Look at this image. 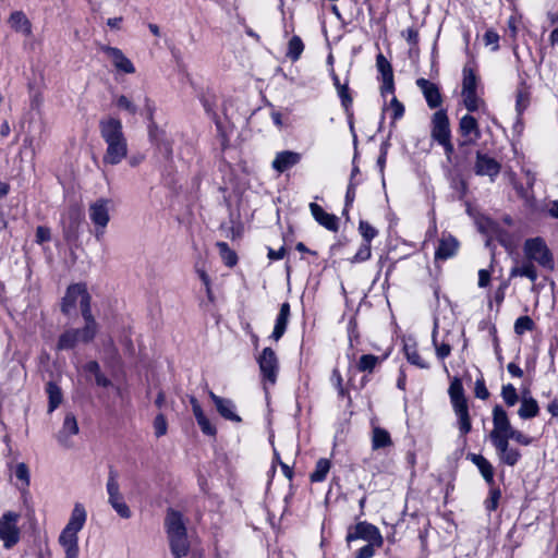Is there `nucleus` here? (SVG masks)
I'll use <instances>...</instances> for the list:
<instances>
[{
    "mask_svg": "<svg viewBox=\"0 0 558 558\" xmlns=\"http://www.w3.org/2000/svg\"><path fill=\"white\" fill-rule=\"evenodd\" d=\"M513 427L510 423L507 412L501 405L493 408V429L489 433V439L496 449L499 462L509 466H514L521 459V452L518 448L510 446V434Z\"/></svg>",
    "mask_w": 558,
    "mask_h": 558,
    "instance_id": "1",
    "label": "nucleus"
},
{
    "mask_svg": "<svg viewBox=\"0 0 558 558\" xmlns=\"http://www.w3.org/2000/svg\"><path fill=\"white\" fill-rule=\"evenodd\" d=\"M98 126L100 137L106 144L102 162L109 166L121 163L129 151L122 121L118 118L107 116L99 120Z\"/></svg>",
    "mask_w": 558,
    "mask_h": 558,
    "instance_id": "2",
    "label": "nucleus"
},
{
    "mask_svg": "<svg viewBox=\"0 0 558 558\" xmlns=\"http://www.w3.org/2000/svg\"><path fill=\"white\" fill-rule=\"evenodd\" d=\"M86 521L87 511L85 506L81 502L74 504L70 518L58 536V544L64 553V558H78V533L85 526Z\"/></svg>",
    "mask_w": 558,
    "mask_h": 558,
    "instance_id": "3",
    "label": "nucleus"
},
{
    "mask_svg": "<svg viewBox=\"0 0 558 558\" xmlns=\"http://www.w3.org/2000/svg\"><path fill=\"white\" fill-rule=\"evenodd\" d=\"M165 527L172 556L174 558L185 557L190 550V542L182 514L169 509L165 519Z\"/></svg>",
    "mask_w": 558,
    "mask_h": 558,
    "instance_id": "4",
    "label": "nucleus"
},
{
    "mask_svg": "<svg viewBox=\"0 0 558 558\" xmlns=\"http://www.w3.org/2000/svg\"><path fill=\"white\" fill-rule=\"evenodd\" d=\"M83 318L85 320L83 328L70 329L60 336L57 344L58 350H69L78 343L90 342L95 338L98 326L94 316Z\"/></svg>",
    "mask_w": 558,
    "mask_h": 558,
    "instance_id": "5",
    "label": "nucleus"
},
{
    "mask_svg": "<svg viewBox=\"0 0 558 558\" xmlns=\"http://www.w3.org/2000/svg\"><path fill=\"white\" fill-rule=\"evenodd\" d=\"M76 306H80L82 316H93L90 310V295L83 283L71 284L62 300L61 310L69 315Z\"/></svg>",
    "mask_w": 558,
    "mask_h": 558,
    "instance_id": "6",
    "label": "nucleus"
},
{
    "mask_svg": "<svg viewBox=\"0 0 558 558\" xmlns=\"http://www.w3.org/2000/svg\"><path fill=\"white\" fill-rule=\"evenodd\" d=\"M21 514L9 510L0 515V542L4 549H11L16 546L22 538V529L20 526Z\"/></svg>",
    "mask_w": 558,
    "mask_h": 558,
    "instance_id": "7",
    "label": "nucleus"
},
{
    "mask_svg": "<svg viewBox=\"0 0 558 558\" xmlns=\"http://www.w3.org/2000/svg\"><path fill=\"white\" fill-rule=\"evenodd\" d=\"M523 253L527 260L536 263L544 269L553 270L555 267L553 253L539 236L525 240Z\"/></svg>",
    "mask_w": 558,
    "mask_h": 558,
    "instance_id": "8",
    "label": "nucleus"
},
{
    "mask_svg": "<svg viewBox=\"0 0 558 558\" xmlns=\"http://www.w3.org/2000/svg\"><path fill=\"white\" fill-rule=\"evenodd\" d=\"M112 202L109 198H98L88 206V217L94 225V235L101 241L110 222Z\"/></svg>",
    "mask_w": 558,
    "mask_h": 558,
    "instance_id": "9",
    "label": "nucleus"
},
{
    "mask_svg": "<svg viewBox=\"0 0 558 558\" xmlns=\"http://www.w3.org/2000/svg\"><path fill=\"white\" fill-rule=\"evenodd\" d=\"M432 137L445 148L447 154L452 153L450 123L445 110H438L433 114Z\"/></svg>",
    "mask_w": 558,
    "mask_h": 558,
    "instance_id": "10",
    "label": "nucleus"
},
{
    "mask_svg": "<svg viewBox=\"0 0 558 558\" xmlns=\"http://www.w3.org/2000/svg\"><path fill=\"white\" fill-rule=\"evenodd\" d=\"M257 363L265 388L268 385L274 386L277 381L279 372V361L275 351L265 348L257 356Z\"/></svg>",
    "mask_w": 558,
    "mask_h": 558,
    "instance_id": "11",
    "label": "nucleus"
},
{
    "mask_svg": "<svg viewBox=\"0 0 558 558\" xmlns=\"http://www.w3.org/2000/svg\"><path fill=\"white\" fill-rule=\"evenodd\" d=\"M355 539H363L367 543L376 545V548H380L384 544V538L377 526L367 523L359 522L353 531H350L347 535V542L350 543Z\"/></svg>",
    "mask_w": 558,
    "mask_h": 558,
    "instance_id": "12",
    "label": "nucleus"
},
{
    "mask_svg": "<svg viewBox=\"0 0 558 558\" xmlns=\"http://www.w3.org/2000/svg\"><path fill=\"white\" fill-rule=\"evenodd\" d=\"M78 430L80 428L75 416L72 413H68L61 429L56 436L58 442L64 448H71L73 446L72 438L78 434Z\"/></svg>",
    "mask_w": 558,
    "mask_h": 558,
    "instance_id": "13",
    "label": "nucleus"
},
{
    "mask_svg": "<svg viewBox=\"0 0 558 558\" xmlns=\"http://www.w3.org/2000/svg\"><path fill=\"white\" fill-rule=\"evenodd\" d=\"M302 159V155L292 150H282L276 154L271 167L279 173H282L296 166Z\"/></svg>",
    "mask_w": 558,
    "mask_h": 558,
    "instance_id": "14",
    "label": "nucleus"
},
{
    "mask_svg": "<svg viewBox=\"0 0 558 558\" xmlns=\"http://www.w3.org/2000/svg\"><path fill=\"white\" fill-rule=\"evenodd\" d=\"M102 50L118 71L126 74H132L135 72V66L131 60L126 58L119 48L107 46L104 47Z\"/></svg>",
    "mask_w": 558,
    "mask_h": 558,
    "instance_id": "15",
    "label": "nucleus"
},
{
    "mask_svg": "<svg viewBox=\"0 0 558 558\" xmlns=\"http://www.w3.org/2000/svg\"><path fill=\"white\" fill-rule=\"evenodd\" d=\"M500 165L494 158L485 155L477 154L475 162V172L478 175H487L492 181L499 174Z\"/></svg>",
    "mask_w": 558,
    "mask_h": 558,
    "instance_id": "16",
    "label": "nucleus"
},
{
    "mask_svg": "<svg viewBox=\"0 0 558 558\" xmlns=\"http://www.w3.org/2000/svg\"><path fill=\"white\" fill-rule=\"evenodd\" d=\"M310 210L314 219L329 231H338L339 218L336 215L329 214L324 210L322 206L316 203L310 204Z\"/></svg>",
    "mask_w": 558,
    "mask_h": 558,
    "instance_id": "17",
    "label": "nucleus"
},
{
    "mask_svg": "<svg viewBox=\"0 0 558 558\" xmlns=\"http://www.w3.org/2000/svg\"><path fill=\"white\" fill-rule=\"evenodd\" d=\"M459 130L462 137H464V144H473L481 137L477 121L470 114H465L460 119Z\"/></svg>",
    "mask_w": 558,
    "mask_h": 558,
    "instance_id": "18",
    "label": "nucleus"
},
{
    "mask_svg": "<svg viewBox=\"0 0 558 558\" xmlns=\"http://www.w3.org/2000/svg\"><path fill=\"white\" fill-rule=\"evenodd\" d=\"M416 85L423 93L429 108L435 109L441 105V95L438 86L435 83L426 78H418L416 81Z\"/></svg>",
    "mask_w": 558,
    "mask_h": 558,
    "instance_id": "19",
    "label": "nucleus"
},
{
    "mask_svg": "<svg viewBox=\"0 0 558 558\" xmlns=\"http://www.w3.org/2000/svg\"><path fill=\"white\" fill-rule=\"evenodd\" d=\"M459 248V242L451 234L442 233L438 246L435 251L436 260H446L456 255Z\"/></svg>",
    "mask_w": 558,
    "mask_h": 558,
    "instance_id": "20",
    "label": "nucleus"
},
{
    "mask_svg": "<svg viewBox=\"0 0 558 558\" xmlns=\"http://www.w3.org/2000/svg\"><path fill=\"white\" fill-rule=\"evenodd\" d=\"M209 397L216 405L218 413L226 420L232 422H240L241 417L235 412V405L230 399L221 398L215 395L213 391L209 392Z\"/></svg>",
    "mask_w": 558,
    "mask_h": 558,
    "instance_id": "21",
    "label": "nucleus"
},
{
    "mask_svg": "<svg viewBox=\"0 0 558 558\" xmlns=\"http://www.w3.org/2000/svg\"><path fill=\"white\" fill-rule=\"evenodd\" d=\"M521 405L518 410V415L522 420H530L538 415L539 407L537 401L530 395L529 391L524 392L520 399Z\"/></svg>",
    "mask_w": 558,
    "mask_h": 558,
    "instance_id": "22",
    "label": "nucleus"
},
{
    "mask_svg": "<svg viewBox=\"0 0 558 558\" xmlns=\"http://www.w3.org/2000/svg\"><path fill=\"white\" fill-rule=\"evenodd\" d=\"M190 402L192 405L193 414L197 421L198 426L201 427L202 432L208 436H215L216 435V427L210 423V421L206 417L204 414L201 404L198 401L194 398H190Z\"/></svg>",
    "mask_w": 558,
    "mask_h": 558,
    "instance_id": "23",
    "label": "nucleus"
},
{
    "mask_svg": "<svg viewBox=\"0 0 558 558\" xmlns=\"http://www.w3.org/2000/svg\"><path fill=\"white\" fill-rule=\"evenodd\" d=\"M290 316V305L284 302L280 306L279 314L276 318L275 327L271 333V338L278 341L286 332L288 320Z\"/></svg>",
    "mask_w": 558,
    "mask_h": 558,
    "instance_id": "24",
    "label": "nucleus"
},
{
    "mask_svg": "<svg viewBox=\"0 0 558 558\" xmlns=\"http://www.w3.org/2000/svg\"><path fill=\"white\" fill-rule=\"evenodd\" d=\"M371 442L373 450L390 448L393 445L390 433L379 426H374L372 428Z\"/></svg>",
    "mask_w": 558,
    "mask_h": 558,
    "instance_id": "25",
    "label": "nucleus"
},
{
    "mask_svg": "<svg viewBox=\"0 0 558 558\" xmlns=\"http://www.w3.org/2000/svg\"><path fill=\"white\" fill-rule=\"evenodd\" d=\"M453 412L457 416V425L461 436H465L472 429L471 417L469 414V407L466 404H459L452 407Z\"/></svg>",
    "mask_w": 558,
    "mask_h": 558,
    "instance_id": "26",
    "label": "nucleus"
},
{
    "mask_svg": "<svg viewBox=\"0 0 558 558\" xmlns=\"http://www.w3.org/2000/svg\"><path fill=\"white\" fill-rule=\"evenodd\" d=\"M9 24L12 29L24 36L32 35V24L22 11H15L10 15Z\"/></svg>",
    "mask_w": 558,
    "mask_h": 558,
    "instance_id": "27",
    "label": "nucleus"
},
{
    "mask_svg": "<svg viewBox=\"0 0 558 558\" xmlns=\"http://www.w3.org/2000/svg\"><path fill=\"white\" fill-rule=\"evenodd\" d=\"M403 351L409 363L420 368H428L429 364L420 355L416 342L408 339L404 341Z\"/></svg>",
    "mask_w": 558,
    "mask_h": 558,
    "instance_id": "28",
    "label": "nucleus"
},
{
    "mask_svg": "<svg viewBox=\"0 0 558 558\" xmlns=\"http://www.w3.org/2000/svg\"><path fill=\"white\" fill-rule=\"evenodd\" d=\"M448 393L452 407L468 403L466 398L464 396L463 385L460 378L454 377L451 379Z\"/></svg>",
    "mask_w": 558,
    "mask_h": 558,
    "instance_id": "29",
    "label": "nucleus"
},
{
    "mask_svg": "<svg viewBox=\"0 0 558 558\" xmlns=\"http://www.w3.org/2000/svg\"><path fill=\"white\" fill-rule=\"evenodd\" d=\"M471 461L477 466L484 480L492 485L494 483V468L492 463L481 454H472Z\"/></svg>",
    "mask_w": 558,
    "mask_h": 558,
    "instance_id": "30",
    "label": "nucleus"
},
{
    "mask_svg": "<svg viewBox=\"0 0 558 558\" xmlns=\"http://www.w3.org/2000/svg\"><path fill=\"white\" fill-rule=\"evenodd\" d=\"M510 277H525L532 282H535L538 278V274L535 265L527 260L520 266H515L510 271Z\"/></svg>",
    "mask_w": 558,
    "mask_h": 558,
    "instance_id": "31",
    "label": "nucleus"
},
{
    "mask_svg": "<svg viewBox=\"0 0 558 558\" xmlns=\"http://www.w3.org/2000/svg\"><path fill=\"white\" fill-rule=\"evenodd\" d=\"M331 468V462L326 459L322 458L316 462L315 470L311 473L310 478L314 483H320L324 482L327 477V474L329 473Z\"/></svg>",
    "mask_w": 558,
    "mask_h": 558,
    "instance_id": "32",
    "label": "nucleus"
},
{
    "mask_svg": "<svg viewBox=\"0 0 558 558\" xmlns=\"http://www.w3.org/2000/svg\"><path fill=\"white\" fill-rule=\"evenodd\" d=\"M383 360V357L374 354H364L357 361L356 368L362 373H372Z\"/></svg>",
    "mask_w": 558,
    "mask_h": 558,
    "instance_id": "33",
    "label": "nucleus"
},
{
    "mask_svg": "<svg viewBox=\"0 0 558 558\" xmlns=\"http://www.w3.org/2000/svg\"><path fill=\"white\" fill-rule=\"evenodd\" d=\"M216 246H217V248L219 251V255L226 266L233 267L236 265V263H238L236 253L232 248H230L226 242H217Z\"/></svg>",
    "mask_w": 558,
    "mask_h": 558,
    "instance_id": "34",
    "label": "nucleus"
},
{
    "mask_svg": "<svg viewBox=\"0 0 558 558\" xmlns=\"http://www.w3.org/2000/svg\"><path fill=\"white\" fill-rule=\"evenodd\" d=\"M304 50V45L302 39L299 36H293L288 44L287 57L291 61H296L300 59L302 52Z\"/></svg>",
    "mask_w": 558,
    "mask_h": 558,
    "instance_id": "35",
    "label": "nucleus"
},
{
    "mask_svg": "<svg viewBox=\"0 0 558 558\" xmlns=\"http://www.w3.org/2000/svg\"><path fill=\"white\" fill-rule=\"evenodd\" d=\"M47 393L49 397V412L54 411L62 401V392L58 385L48 383Z\"/></svg>",
    "mask_w": 558,
    "mask_h": 558,
    "instance_id": "36",
    "label": "nucleus"
},
{
    "mask_svg": "<svg viewBox=\"0 0 558 558\" xmlns=\"http://www.w3.org/2000/svg\"><path fill=\"white\" fill-rule=\"evenodd\" d=\"M15 477L21 482L20 489L25 490L29 486V470L24 462L17 463L14 469Z\"/></svg>",
    "mask_w": 558,
    "mask_h": 558,
    "instance_id": "37",
    "label": "nucleus"
},
{
    "mask_svg": "<svg viewBox=\"0 0 558 558\" xmlns=\"http://www.w3.org/2000/svg\"><path fill=\"white\" fill-rule=\"evenodd\" d=\"M463 104L469 111H476L481 107V99L476 90H462Z\"/></svg>",
    "mask_w": 558,
    "mask_h": 558,
    "instance_id": "38",
    "label": "nucleus"
},
{
    "mask_svg": "<svg viewBox=\"0 0 558 558\" xmlns=\"http://www.w3.org/2000/svg\"><path fill=\"white\" fill-rule=\"evenodd\" d=\"M501 397L507 407H513L519 401L517 389L512 384H507L502 386Z\"/></svg>",
    "mask_w": 558,
    "mask_h": 558,
    "instance_id": "39",
    "label": "nucleus"
},
{
    "mask_svg": "<svg viewBox=\"0 0 558 558\" xmlns=\"http://www.w3.org/2000/svg\"><path fill=\"white\" fill-rule=\"evenodd\" d=\"M477 77L472 68L464 66L462 90H476Z\"/></svg>",
    "mask_w": 558,
    "mask_h": 558,
    "instance_id": "40",
    "label": "nucleus"
},
{
    "mask_svg": "<svg viewBox=\"0 0 558 558\" xmlns=\"http://www.w3.org/2000/svg\"><path fill=\"white\" fill-rule=\"evenodd\" d=\"M106 489L108 494V498L112 496L120 495V485L118 481V472L116 470H110L108 474V480L106 484Z\"/></svg>",
    "mask_w": 558,
    "mask_h": 558,
    "instance_id": "41",
    "label": "nucleus"
},
{
    "mask_svg": "<svg viewBox=\"0 0 558 558\" xmlns=\"http://www.w3.org/2000/svg\"><path fill=\"white\" fill-rule=\"evenodd\" d=\"M386 110L389 112L392 122L401 119L404 114V106L395 96H392Z\"/></svg>",
    "mask_w": 558,
    "mask_h": 558,
    "instance_id": "42",
    "label": "nucleus"
},
{
    "mask_svg": "<svg viewBox=\"0 0 558 558\" xmlns=\"http://www.w3.org/2000/svg\"><path fill=\"white\" fill-rule=\"evenodd\" d=\"M376 66L378 72L381 74L383 78H389L393 76L392 68L390 62L384 57L383 53H379L376 58Z\"/></svg>",
    "mask_w": 558,
    "mask_h": 558,
    "instance_id": "43",
    "label": "nucleus"
},
{
    "mask_svg": "<svg viewBox=\"0 0 558 558\" xmlns=\"http://www.w3.org/2000/svg\"><path fill=\"white\" fill-rule=\"evenodd\" d=\"M116 106L120 110H124L130 114H135L137 112L136 105L126 96L120 95L116 97Z\"/></svg>",
    "mask_w": 558,
    "mask_h": 558,
    "instance_id": "44",
    "label": "nucleus"
},
{
    "mask_svg": "<svg viewBox=\"0 0 558 558\" xmlns=\"http://www.w3.org/2000/svg\"><path fill=\"white\" fill-rule=\"evenodd\" d=\"M534 328V322L529 316H521L514 323V331L517 335H523Z\"/></svg>",
    "mask_w": 558,
    "mask_h": 558,
    "instance_id": "45",
    "label": "nucleus"
},
{
    "mask_svg": "<svg viewBox=\"0 0 558 558\" xmlns=\"http://www.w3.org/2000/svg\"><path fill=\"white\" fill-rule=\"evenodd\" d=\"M433 344L435 347L436 355L440 360H445L451 353V347L448 343H438L436 339V328L433 331Z\"/></svg>",
    "mask_w": 558,
    "mask_h": 558,
    "instance_id": "46",
    "label": "nucleus"
},
{
    "mask_svg": "<svg viewBox=\"0 0 558 558\" xmlns=\"http://www.w3.org/2000/svg\"><path fill=\"white\" fill-rule=\"evenodd\" d=\"M359 231L364 239V242L371 243V241L377 235V230L371 226L367 221H360Z\"/></svg>",
    "mask_w": 558,
    "mask_h": 558,
    "instance_id": "47",
    "label": "nucleus"
},
{
    "mask_svg": "<svg viewBox=\"0 0 558 558\" xmlns=\"http://www.w3.org/2000/svg\"><path fill=\"white\" fill-rule=\"evenodd\" d=\"M372 251H371V243L364 242L355 255L351 258V263H361L365 262L371 257Z\"/></svg>",
    "mask_w": 558,
    "mask_h": 558,
    "instance_id": "48",
    "label": "nucleus"
},
{
    "mask_svg": "<svg viewBox=\"0 0 558 558\" xmlns=\"http://www.w3.org/2000/svg\"><path fill=\"white\" fill-rule=\"evenodd\" d=\"M168 424L163 414H158L154 420V430L156 437H161L167 434Z\"/></svg>",
    "mask_w": 558,
    "mask_h": 558,
    "instance_id": "49",
    "label": "nucleus"
},
{
    "mask_svg": "<svg viewBox=\"0 0 558 558\" xmlns=\"http://www.w3.org/2000/svg\"><path fill=\"white\" fill-rule=\"evenodd\" d=\"M196 272L198 275V278L201 279V281L203 282V284L205 287V292L207 294V298L210 301H214V295H213V290H211V281H210L209 276L203 268L197 267Z\"/></svg>",
    "mask_w": 558,
    "mask_h": 558,
    "instance_id": "50",
    "label": "nucleus"
},
{
    "mask_svg": "<svg viewBox=\"0 0 558 558\" xmlns=\"http://www.w3.org/2000/svg\"><path fill=\"white\" fill-rule=\"evenodd\" d=\"M484 43L486 46H492L493 51H496L499 48V35L495 31L488 29L484 35Z\"/></svg>",
    "mask_w": 558,
    "mask_h": 558,
    "instance_id": "51",
    "label": "nucleus"
},
{
    "mask_svg": "<svg viewBox=\"0 0 558 558\" xmlns=\"http://www.w3.org/2000/svg\"><path fill=\"white\" fill-rule=\"evenodd\" d=\"M510 440H514L515 442L522 445V446H530L533 441V439L523 434L521 430H518L513 428L512 433L510 434Z\"/></svg>",
    "mask_w": 558,
    "mask_h": 558,
    "instance_id": "52",
    "label": "nucleus"
},
{
    "mask_svg": "<svg viewBox=\"0 0 558 558\" xmlns=\"http://www.w3.org/2000/svg\"><path fill=\"white\" fill-rule=\"evenodd\" d=\"M500 499V490L499 489H492L489 493V497L485 501L486 509L489 511H494L498 507V501Z\"/></svg>",
    "mask_w": 558,
    "mask_h": 558,
    "instance_id": "53",
    "label": "nucleus"
},
{
    "mask_svg": "<svg viewBox=\"0 0 558 558\" xmlns=\"http://www.w3.org/2000/svg\"><path fill=\"white\" fill-rule=\"evenodd\" d=\"M474 393L476 398L486 400L489 397L488 389L486 388L484 379H477L475 381Z\"/></svg>",
    "mask_w": 558,
    "mask_h": 558,
    "instance_id": "54",
    "label": "nucleus"
},
{
    "mask_svg": "<svg viewBox=\"0 0 558 558\" xmlns=\"http://www.w3.org/2000/svg\"><path fill=\"white\" fill-rule=\"evenodd\" d=\"M112 508L122 519H130L132 515V512L124 500L113 505Z\"/></svg>",
    "mask_w": 558,
    "mask_h": 558,
    "instance_id": "55",
    "label": "nucleus"
},
{
    "mask_svg": "<svg viewBox=\"0 0 558 558\" xmlns=\"http://www.w3.org/2000/svg\"><path fill=\"white\" fill-rule=\"evenodd\" d=\"M375 547L376 545L368 543L356 553L354 558H372L375 555Z\"/></svg>",
    "mask_w": 558,
    "mask_h": 558,
    "instance_id": "56",
    "label": "nucleus"
},
{
    "mask_svg": "<svg viewBox=\"0 0 558 558\" xmlns=\"http://www.w3.org/2000/svg\"><path fill=\"white\" fill-rule=\"evenodd\" d=\"M338 95L341 99V102L344 107H348L352 102V98L349 95V87L348 84H343L342 86H339L337 89Z\"/></svg>",
    "mask_w": 558,
    "mask_h": 558,
    "instance_id": "57",
    "label": "nucleus"
},
{
    "mask_svg": "<svg viewBox=\"0 0 558 558\" xmlns=\"http://www.w3.org/2000/svg\"><path fill=\"white\" fill-rule=\"evenodd\" d=\"M330 380H331L332 385L338 389L339 395H343L344 393V389H343V386H342V376H341L340 372L337 368H335L332 371Z\"/></svg>",
    "mask_w": 558,
    "mask_h": 558,
    "instance_id": "58",
    "label": "nucleus"
},
{
    "mask_svg": "<svg viewBox=\"0 0 558 558\" xmlns=\"http://www.w3.org/2000/svg\"><path fill=\"white\" fill-rule=\"evenodd\" d=\"M383 85H381V95L384 97H386L387 95H392L393 96V92H395V84H393V76L392 77H387V78H383Z\"/></svg>",
    "mask_w": 558,
    "mask_h": 558,
    "instance_id": "59",
    "label": "nucleus"
},
{
    "mask_svg": "<svg viewBox=\"0 0 558 558\" xmlns=\"http://www.w3.org/2000/svg\"><path fill=\"white\" fill-rule=\"evenodd\" d=\"M50 240V230L46 227H38L36 230L37 243H44Z\"/></svg>",
    "mask_w": 558,
    "mask_h": 558,
    "instance_id": "60",
    "label": "nucleus"
},
{
    "mask_svg": "<svg viewBox=\"0 0 558 558\" xmlns=\"http://www.w3.org/2000/svg\"><path fill=\"white\" fill-rule=\"evenodd\" d=\"M21 153H25L33 159L35 156L34 140L32 137L24 138Z\"/></svg>",
    "mask_w": 558,
    "mask_h": 558,
    "instance_id": "61",
    "label": "nucleus"
},
{
    "mask_svg": "<svg viewBox=\"0 0 558 558\" xmlns=\"http://www.w3.org/2000/svg\"><path fill=\"white\" fill-rule=\"evenodd\" d=\"M69 219L71 220V226L69 227V229H64V236L66 239H70L74 232V229L75 228V223H76V219H77V213L73 209L71 211H69Z\"/></svg>",
    "mask_w": 558,
    "mask_h": 558,
    "instance_id": "62",
    "label": "nucleus"
},
{
    "mask_svg": "<svg viewBox=\"0 0 558 558\" xmlns=\"http://www.w3.org/2000/svg\"><path fill=\"white\" fill-rule=\"evenodd\" d=\"M489 281H490V274L485 269H481L478 271V286L481 288H485L488 286Z\"/></svg>",
    "mask_w": 558,
    "mask_h": 558,
    "instance_id": "63",
    "label": "nucleus"
},
{
    "mask_svg": "<svg viewBox=\"0 0 558 558\" xmlns=\"http://www.w3.org/2000/svg\"><path fill=\"white\" fill-rule=\"evenodd\" d=\"M286 255V248L284 247H280L279 250H272V248H269L268 250V257L269 259L271 260H279V259H282Z\"/></svg>",
    "mask_w": 558,
    "mask_h": 558,
    "instance_id": "64",
    "label": "nucleus"
}]
</instances>
